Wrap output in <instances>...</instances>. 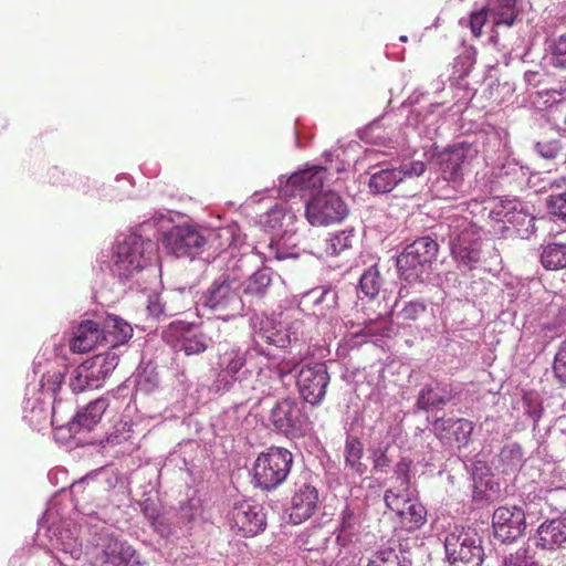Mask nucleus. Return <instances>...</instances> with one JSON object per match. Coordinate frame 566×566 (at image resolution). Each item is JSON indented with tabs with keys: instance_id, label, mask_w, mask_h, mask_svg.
I'll return each instance as SVG.
<instances>
[{
	"instance_id": "3",
	"label": "nucleus",
	"mask_w": 566,
	"mask_h": 566,
	"mask_svg": "<svg viewBox=\"0 0 566 566\" xmlns=\"http://www.w3.org/2000/svg\"><path fill=\"white\" fill-rule=\"evenodd\" d=\"M241 279L224 273L212 282L202 295V307L218 318L229 321L242 314L244 303L240 295Z\"/></svg>"
},
{
	"instance_id": "32",
	"label": "nucleus",
	"mask_w": 566,
	"mask_h": 566,
	"mask_svg": "<svg viewBox=\"0 0 566 566\" xmlns=\"http://www.w3.org/2000/svg\"><path fill=\"white\" fill-rule=\"evenodd\" d=\"M324 546L313 549L308 548L311 566H344L345 557H340L343 548L339 543L331 537H323Z\"/></svg>"
},
{
	"instance_id": "41",
	"label": "nucleus",
	"mask_w": 566,
	"mask_h": 566,
	"mask_svg": "<svg viewBox=\"0 0 566 566\" xmlns=\"http://www.w3.org/2000/svg\"><path fill=\"white\" fill-rule=\"evenodd\" d=\"M541 263L549 271L566 268V244L551 243L545 245L541 253Z\"/></svg>"
},
{
	"instance_id": "25",
	"label": "nucleus",
	"mask_w": 566,
	"mask_h": 566,
	"mask_svg": "<svg viewBox=\"0 0 566 566\" xmlns=\"http://www.w3.org/2000/svg\"><path fill=\"white\" fill-rule=\"evenodd\" d=\"M432 427L440 440L454 441L459 448L468 444L473 432V423L462 418H437Z\"/></svg>"
},
{
	"instance_id": "40",
	"label": "nucleus",
	"mask_w": 566,
	"mask_h": 566,
	"mask_svg": "<svg viewBox=\"0 0 566 566\" xmlns=\"http://www.w3.org/2000/svg\"><path fill=\"white\" fill-rule=\"evenodd\" d=\"M516 0H495L491 8H488L493 18L495 27H512L516 20Z\"/></svg>"
},
{
	"instance_id": "11",
	"label": "nucleus",
	"mask_w": 566,
	"mask_h": 566,
	"mask_svg": "<svg viewBox=\"0 0 566 566\" xmlns=\"http://www.w3.org/2000/svg\"><path fill=\"white\" fill-rule=\"evenodd\" d=\"M347 214V205L334 191L318 192L305 205V217L314 227H327L339 223Z\"/></svg>"
},
{
	"instance_id": "51",
	"label": "nucleus",
	"mask_w": 566,
	"mask_h": 566,
	"mask_svg": "<svg viewBox=\"0 0 566 566\" xmlns=\"http://www.w3.org/2000/svg\"><path fill=\"white\" fill-rule=\"evenodd\" d=\"M536 149L542 157L553 159L560 154L563 146L559 139L541 140L536 144Z\"/></svg>"
},
{
	"instance_id": "30",
	"label": "nucleus",
	"mask_w": 566,
	"mask_h": 566,
	"mask_svg": "<svg viewBox=\"0 0 566 566\" xmlns=\"http://www.w3.org/2000/svg\"><path fill=\"white\" fill-rule=\"evenodd\" d=\"M222 359L219 363L220 371L212 385L214 392H224L229 390L235 380H240V371L244 366L243 356H220Z\"/></svg>"
},
{
	"instance_id": "49",
	"label": "nucleus",
	"mask_w": 566,
	"mask_h": 566,
	"mask_svg": "<svg viewBox=\"0 0 566 566\" xmlns=\"http://www.w3.org/2000/svg\"><path fill=\"white\" fill-rule=\"evenodd\" d=\"M547 206L552 214L566 223V192L551 195Z\"/></svg>"
},
{
	"instance_id": "50",
	"label": "nucleus",
	"mask_w": 566,
	"mask_h": 566,
	"mask_svg": "<svg viewBox=\"0 0 566 566\" xmlns=\"http://www.w3.org/2000/svg\"><path fill=\"white\" fill-rule=\"evenodd\" d=\"M426 311V304L419 301H410L406 303L398 312V316L403 321H416Z\"/></svg>"
},
{
	"instance_id": "17",
	"label": "nucleus",
	"mask_w": 566,
	"mask_h": 566,
	"mask_svg": "<svg viewBox=\"0 0 566 566\" xmlns=\"http://www.w3.org/2000/svg\"><path fill=\"white\" fill-rule=\"evenodd\" d=\"M81 530L77 526L64 524L57 527H49L46 537L49 538L50 548L60 553L64 562L77 560L83 555V545L80 539Z\"/></svg>"
},
{
	"instance_id": "35",
	"label": "nucleus",
	"mask_w": 566,
	"mask_h": 566,
	"mask_svg": "<svg viewBox=\"0 0 566 566\" xmlns=\"http://www.w3.org/2000/svg\"><path fill=\"white\" fill-rule=\"evenodd\" d=\"M405 179L402 168H386L373 174L368 187L373 193L381 195L390 192Z\"/></svg>"
},
{
	"instance_id": "27",
	"label": "nucleus",
	"mask_w": 566,
	"mask_h": 566,
	"mask_svg": "<svg viewBox=\"0 0 566 566\" xmlns=\"http://www.w3.org/2000/svg\"><path fill=\"white\" fill-rule=\"evenodd\" d=\"M361 515L363 509L356 503L347 504L342 511L338 534L334 541L339 543L343 548H347L349 544L358 539Z\"/></svg>"
},
{
	"instance_id": "13",
	"label": "nucleus",
	"mask_w": 566,
	"mask_h": 566,
	"mask_svg": "<svg viewBox=\"0 0 566 566\" xmlns=\"http://www.w3.org/2000/svg\"><path fill=\"white\" fill-rule=\"evenodd\" d=\"M329 375L325 363H310L301 366L296 386L301 398L311 406H318L325 398Z\"/></svg>"
},
{
	"instance_id": "54",
	"label": "nucleus",
	"mask_w": 566,
	"mask_h": 566,
	"mask_svg": "<svg viewBox=\"0 0 566 566\" xmlns=\"http://www.w3.org/2000/svg\"><path fill=\"white\" fill-rule=\"evenodd\" d=\"M333 253L338 254L347 248L352 247L350 235L346 232H340L333 235L329 240Z\"/></svg>"
},
{
	"instance_id": "12",
	"label": "nucleus",
	"mask_w": 566,
	"mask_h": 566,
	"mask_svg": "<svg viewBox=\"0 0 566 566\" xmlns=\"http://www.w3.org/2000/svg\"><path fill=\"white\" fill-rule=\"evenodd\" d=\"M147 264L145 242L136 233L125 235L114 250L113 271L122 279L133 277Z\"/></svg>"
},
{
	"instance_id": "2",
	"label": "nucleus",
	"mask_w": 566,
	"mask_h": 566,
	"mask_svg": "<svg viewBox=\"0 0 566 566\" xmlns=\"http://www.w3.org/2000/svg\"><path fill=\"white\" fill-rule=\"evenodd\" d=\"M85 556L91 566H138L136 549L119 539L106 526L96 527L86 546Z\"/></svg>"
},
{
	"instance_id": "60",
	"label": "nucleus",
	"mask_w": 566,
	"mask_h": 566,
	"mask_svg": "<svg viewBox=\"0 0 566 566\" xmlns=\"http://www.w3.org/2000/svg\"><path fill=\"white\" fill-rule=\"evenodd\" d=\"M407 295V289L406 287H400L399 292H398V297L399 298H402Z\"/></svg>"
},
{
	"instance_id": "63",
	"label": "nucleus",
	"mask_w": 566,
	"mask_h": 566,
	"mask_svg": "<svg viewBox=\"0 0 566 566\" xmlns=\"http://www.w3.org/2000/svg\"><path fill=\"white\" fill-rule=\"evenodd\" d=\"M399 39L401 42H406L408 40V38L406 35H401Z\"/></svg>"
},
{
	"instance_id": "9",
	"label": "nucleus",
	"mask_w": 566,
	"mask_h": 566,
	"mask_svg": "<svg viewBox=\"0 0 566 566\" xmlns=\"http://www.w3.org/2000/svg\"><path fill=\"white\" fill-rule=\"evenodd\" d=\"M439 245L430 237H421L408 244L397 259V266L406 281L419 280L437 259Z\"/></svg>"
},
{
	"instance_id": "58",
	"label": "nucleus",
	"mask_w": 566,
	"mask_h": 566,
	"mask_svg": "<svg viewBox=\"0 0 566 566\" xmlns=\"http://www.w3.org/2000/svg\"><path fill=\"white\" fill-rule=\"evenodd\" d=\"M527 413H528V416H530L534 421H538V419H539V418H541V416H542V409H541V408H537V407H534V408L528 407V409H527Z\"/></svg>"
},
{
	"instance_id": "46",
	"label": "nucleus",
	"mask_w": 566,
	"mask_h": 566,
	"mask_svg": "<svg viewBox=\"0 0 566 566\" xmlns=\"http://www.w3.org/2000/svg\"><path fill=\"white\" fill-rule=\"evenodd\" d=\"M549 63L555 69L566 70V34L559 35L549 46Z\"/></svg>"
},
{
	"instance_id": "4",
	"label": "nucleus",
	"mask_w": 566,
	"mask_h": 566,
	"mask_svg": "<svg viewBox=\"0 0 566 566\" xmlns=\"http://www.w3.org/2000/svg\"><path fill=\"white\" fill-rule=\"evenodd\" d=\"M62 381V375L54 371L43 375L41 389H28L23 401V419L34 430H42L54 423L52 399Z\"/></svg>"
},
{
	"instance_id": "52",
	"label": "nucleus",
	"mask_w": 566,
	"mask_h": 566,
	"mask_svg": "<svg viewBox=\"0 0 566 566\" xmlns=\"http://www.w3.org/2000/svg\"><path fill=\"white\" fill-rule=\"evenodd\" d=\"M161 537H170L177 534V521L172 522L168 516L161 514L160 517L151 525Z\"/></svg>"
},
{
	"instance_id": "38",
	"label": "nucleus",
	"mask_w": 566,
	"mask_h": 566,
	"mask_svg": "<svg viewBox=\"0 0 566 566\" xmlns=\"http://www.w3.org/2000/svg\"><path fill=\"white\" fill-rule=\"evenodd\" d=\"M363 350L365 354H371L377 352L378 346L373 335L359 331L346 335L339 343L337 354H346L353 350Z\"/></svg>"
},
{
	"instance_id": "39",
	"label": "nucleus",
	"mask_w": 566,
	"mask_h": 566,
	"mask_svg": "<svg viewBox=\"0 0 566 566\" xmlns=\"http://www.w3.org/2000/svg\"><path fill=\"white\" fill-rule=\"evenodd\" d=\"M415 490L412 488L391 485L384 493V502L388 510L398 514L402 511L412 500H415Z\"/></svg>"
},
{
	"instance_id": "21",
	"label": "nucleus",
	"mask_w": 566,
	"mask_h": 566,
	"mask_svg": "<svg viewBox=\"0 0 566 566\" xmlns=\"http://www.w3.org/2000/svg\"><path fill=\"white\" fill-rule=\"evenodd\" d=\"M127 390V387H118L116 391L99 397L87 403L82 410L77 411L72 420L69 422L70 431L80 433L82 431H91L101 421L103 413L111 403V397L116 398L122 391Z\"/></svg>"
},
{
	"instance_id": "15",
	"label": "nucleus",
	"mask_w": 566,
	"mask_h": 566,
	"mask_svg": "<svg viewBox=\"0 0 566 566\" xmlns=\"http://www.w3.org/2000/svg\"><path fill=\"white\" fill-rule=\"evenodd\" d=\"M494 536L502 543L514 542L526 530V516L518 506H500L492 516Z\"/></svg>"
},
{
	"instance_id": "57",
	"label": "nucleus",
	"mask_w": 566,
	"mask_h": 566,
	"mask_svg": "<svg viewBox=\"0 0 566 566\" xmlns=\"http://www.w3.org/2000/svg\"><path fill=\"white\" fill-rule=\"evenodd\" d=\"M553 369L556 377L566 384V356H554Z\"/></svg>"
},
{
	"instance_id": "61",
	"label": "nucleus",
	"mask_w": 566,
	"mask_h": 566,
	"mask_svg": "<svg viewBox=\"0 0 566 566\" xmlns=\"http://www.w3.org/2000/svg\"><path fill=\"white\" fill-rule=\"evenodd\" d=\"M559 354H566V340L563 343V346L560 347Z\"/></svg>"
},
{
	"instance_id": "6",
	"label": "nucleus",
	"mask_w": 566,
	"mask_h": 566,
	"mask_svg": "<svg viewBox=\"0 0 566 566\" xmlns=\"http://www.w3.org/2000/svg\"><path fill=\"white\" fill-rule=\"evenodd\" d=\"M444 549L452 566H481L484 558L482 538L471 527L454 526L444 538Z\"/></svg>"
},
{
	"instance_id": "36",
	"label": "nucleus",
	"mask_w": 566,
	"mask_h": 566,
	"mask_svg": "<svg viewBox=\"0 0 566 566\" xmlns=\"http://www.w3.org/2000/svg\"><path fill=\"white\" fill-rule=\"evenodd\" d=\"M492 463L501 473H514L523 463L522 448L517 443L504 446Z\"/></svg>"
},
{
	"instance_id": "24",
	"label": "nucleus",
	"mask_w": 566,
	"mask_h": 566,
	"mask_svg": "<svg viewBox=\"0 0 566 566\" xmlns=\"http://www.w3.org/2000/svg\"><path fill=\"white\" fill-rule=\"evenodd\" d=\"M458 395L459 391L451 384L432 381L420 390L417 399V408L424 411L441 410Z\"/></svg>"
},
{
	"instance_id": "26",
	"label": "nucleus",
	"mask_w": 566,
	"mask_h": 566,
	"mask_svg": "<svg viewBox=\"0 0 566 566\" xmlns=\"http://www.w3.org/2000/svg\"><path fill=\"white\" fill-rule=\"evenodd\" d=\"M318 504L317 490L308 484H301L291 500L290 520L294 524H301L310 518Z\"/></svg>"
},
{
	"instance_id": "37",
	"label": "nucleus",
	"mask_w": 566,
	"mask_h": 566,
	"mask_svg": "<svg viewBox=\"0 0 566 566\" xmlns=\"http://www.w3.org/2000/svg\"><path fill=\"white\" fill-rule=\"evenodd\" d=\"M345 468L350 472L363 475L367 467L361 462L364 446L359 438L348 434L344 447Z\"/></svg>"
},
{
	"instance_id": "44",
	"label": "nucleus",
	"mask_w": 566,
	"mask_h": 566,
	"mask_svg": "<svg viewBox=\"0 0 566 566\" xmlns=\"http://www.w3.org/2000/svg\"><path fill=\"white\" fill-rule=\"evenodd\" d=\"M382 283L384 280L377 265H373L363 273L359 281V287L366 296L375 297L378 295Z\"/></svg>"
},
{
	"instance_id": "48",
	"label": "nucleus",
	"mask_w": 566,
	"mask_h": 566,
	"mask_svg": "<svg viewBox=\"0 0 566 566\" xmlns=\"http://www.w3.org/2000/svg\"><path fill=\"white\" fill-rule=\"evenodd\" d=\"M389 444L379 446L378 448L371 451L373 459V469L376 472H387L390 464L391 459L388 455Z\"/></svg>"
},
{
	"instance_id": "55",
	"label": "nucleus",
	"mask_w": 566,
	"mask_h": 566,
	"mask_svg": "<svg viewBox=\"0 0 566 566\" xmlns=\"http://www.w3.org/2000/svg\"><path fill=\"white\" fill-rule=\"evenodd\" d=\"M142 512L144 516L153 525L159 517L160 512L156 504L151 502L150 500H146L143 503H140Z\"/></svg>"
},
{
	"instance_id": "8",
	"label": "nucleus",
	"mask_w": 566,
	"mask_h": 566,
	"mask_svg": "<svg viewBox=\"0 0 566 566\" xmlns=\"http://www.w3.org/2000/svg\"><path fill=\"white\" fill-rule=\"evenodd\" d=\"M450 229V249L453 258L464 266L471 268L481 258V229L465 217L453 218Z\"/></svg>"
},
{
	"instance_id": "28",
	"label": "nucleus",
	"mask_w": 566,
	"mask_h": 566,
	"mask_svg": "<svg viewBox=\"0 0 566 566\" xmlns=\"http://www.w3.org/2000/svg\"><path fill=\"white\" fill-rule=\"evenodd\" d=\"M104 352L125 345L133 336V327L122 317L108 314L102 325Z\"/></svg>"
},
{
	"instance_id": "5",
	"label": "nucleus",
	"mask_w": 566,
	"mask_h": 566,
	"mask_svg": "<svg viewBox=\"0 0 566 566\" xmlns=\"http://www.w3.org/2000/svg\"><path fill=\"white\" fill-rule=\"evenodd\" d=\"M269 421L274 431L290 439L303 438L313 428L304 405L291 397L281 398L273 405Z\"/></svg>"
},
{
	"instance_id": "22",
	"label": "nucleus",
	"mask_w": 566,
	"mask_h": 566,
	"mask_svg": "<svg viewBox=\"0 0 566 566\" xmlns=\"http://www.w3.org/2000/svg\"><path fill=\"white\" fill-rule=\"evenodd\" d=\"M307 296L312 298L315 314L319 317L318 327L321 331H324L327 324L334 327L340 325L338 294L334 289L325 287L321 291L314 289L307 293Z\"/></svg>"
},
{
	"instance_id": "47",
	"label": "nucleus",
	"mask_w": 566,
	"mask_h": 566,
	"mask_svg": "<svg viewBox=\"0 0 566 566\" xmlns=\"http://www.w3.org/2000/svg\"><path fill=\"white\" fill-rule=\"evenodd\" d=\"M413 462L409 458H402L394 469L392 485H399L406 489V486L412 488L411 485V471Z\"/></svg>"
},
{
	"instance_id": "14",
	"label": "nucleus",
	"mask_w": 566,
	"mask_h": 566,
	"mask_svg": "<svg viewBox=\"0 0 566 566\" xmlns=\"http://www.w3.org/2000/svg\"><path fill=\"white\" fill-rule=\"evenodd\" d=\"M232 530L244 537L255 536L266 527L264 507L252 500H241L233 503L229 512Z\"/></svg>"
},
{
	"instance_id": "33",
	"label": "nucleus",
	"mask_w": 566,
	"mask_h": 566,
	"mask_svg": "<svg viewBox=\"0 0 566 566\" xmlns=\"http://www.w3.org/2000/svg\"><path fill=\"white\" fill-rule=\"evenodd\" d=\"M325 176L326 169L315 166L293 174L286 186L291 187L292 191L317 190L323 187Z\"/></svg>"
},
{
	"instance_id": "1",
	"label": "nucleus",
	"mask_w": 566,
	"mask_h": 566,
	"mask_svg": "<svg viewBox=\"0 0 566 566\" xmlns=\"http://www.w3.org/2000/svg\"><path fill=\"white\" fill-rule=\"evenodd\" d=\"M119 480L118 472L112 468H101L88 472L71 485L75 506L90 518L95 515L101 518L94 507L98 510L106 507L107 499L103 494L115 489Z\"/></svg>"
},
{
	"instance_id": "18",
	"label": "nucleus",
	"mask_w": 566,
	"mask_h": 566,
	"mask_svg": "<svg viewBox=\"0 0 566 566\" xmlns=\"http://www.w3.org/2000/svg\"><path fill=\"white\" fill-rule=\"evenodd\" d=\"M163 244L167 251L181 258L200 249L205 244V238L191 227L178 226L165 233Z\"/></svg>"
},
{
	"instance_id": "29",
	"label": "nucleus",
	"mask_w": 566,
	"mask_h": 566,
	"mask_svg": "<svg viewBox=\"0 0 566 566\" xmlns=\"http://www.w3.org/2000/svg\"><path fill=\"white\" fill-rule=\"evenodd\" d=\"M412 556L407 545L391 543L380 547L370 558L367 566H412Z\"/></svg>"
},
{
	"instance_id": "64",
	"label": "nucleus",
	"mask_w": 566,
	"mask_h": 566,
	"mask_svg": "<svg viewBox=\"0 0 566 566\" xmlns=\"http://www.w3.org/2000/svg\"><path fill=\"white\" fill-rule=\"evenodd\" d=\"M395 306H396V307H398V306H399V300H397V301L395 302Z\"/></svg>"
},
{
	"instance_id": "43",
	"label": "nucleus",
	"mask_w": 566,
	"mask_h": 566,
	"mask_svg": "<svg viewBox=\"0 0 566 566\" xmlns=\"http://www.w3.org/2000/svg\"><path fill=\"white\" fill-rule=\"evenodd\" d=\"M157 367L151 359L145 361L144 358L137 368L136 386L137 389L144 392H150L158 386Z\"/></svg>"
},
{
	"instance_id": "56",
	"label": "nucleus",
	"mask_w": 566,
	"mask_h": 566,
	"mask_svg": "<svg viewBox=\"0 0 566 566\" xmlns=\"http://www.w3.org/2000/svg\"><path fill=\"white\" fill-rule=\"evenodd\" d=\"M406 177H420L426 171V164L421 160L412 161L409 166L401 167Z\"/></svg>"
},
{
	"instance_id": "31",
	"label": "nucleus",
	"mask_w": 566,
	"mask_h": 566,
	"mask_svg": "<svg viewBox=\"0 0 566 566\" xmlns=\"http://www.w3.org/2000/svg\"><path fill=\"white\" fill-rule=\"evenodd\" d=\"M566 542V520L555 518L544 522L538 528L535 544L543 549H554Z\"/></svg>"
},
{
	"instance_id": "7",
	"label": "nucleus",
	"mask_w": 566,
	"mask_h": 566,
	"mask_svg": "<svg viewBox=\"0 0 566 566\" xmlns=\"http://www.w3.org/2000/svg\"><path fill=\"white\" fill-rule=\"evenodd\" d=\"M293 463L292 453L285 448L272 447L259 454L253 464V481L255 486L271 491L282 484Z\"/></svg>"
},
{
	"instance_id": "62",
	"label": "nucleus",
	"mask_w": 566,
	"mask_h": 566,
	"mask_svg": "<svg viewBox=\"0 0 566 566\" xmlns=\"http://www.w3.org/2000/svg\"><path fill=\"white\" fill-rule=\"evenodd\" d=\"M148 310H149L151 313L156 314V315H158L159 313H161V310L155 311V310H153V308H151V306H148Z\"/></svg>"
},
{
	"instance_id": "16",
	"label": "nucleus",
	"mask_w": 566,
	"mask_h": 566,
	"mask_svg": "<svg viewBox=\"0 0 566 566\" xmlns=\"http://www.w3.org/2000/svg\"><path fill=\"white\" fill-rule=\"evenodd\" d=\"M163 338L176 354H201L207 349L206 336L182 323L170 324L163 333Z\"/></svg>"
},
{
	"instance_id": "23",
	"label": "nucleus",
	"mask_w": 566,
	"mask_h": 566,
	"mask_svg": "<svg viewBox=\"0 0 566 566\" xmlns=\"http://www.w3.org/2000/svg\"><path fill=\"white\" fill-rule=\"evenodd\" d=\"M253 327V340L259 346L273 345L276 348H285L290 344V337L287 334L277 328L274 322L268 316L255 314L251 318ZM260 354H268L261 348Z\"/></svg>"
},
{
	"instance_id": "20",
	"label": "nucleus",
	"mask_w": 566,
	"mask_h": 566,
	"mask_svg": "<svg viewBox=\"0 0 566 566\" xmlns=\"http://www.w3.org/2000/svg\"><path fill=\"white\" fill-rule=\"evenodd\" d=\"M103 331L93 319L81 321L73 331L69 345L73 354H87L93 350H104Z\"/></svg>"
},
{
	"instance_id": "53",
	"label": "nucleus",
	"mask_w": 566,
	"mask_h": 566,
	"mask_svg": "<svg viewBox=\"0 0 566 566\" xmlns=\"http://www.w3.org/2000/svg\"><path fill=\"white\" fill-rule=\"evenodd\" d=\"M489 13L490 11L488 8H482L481 10L471 13L469 25L474 36L479 38L482 35V29L488 21Z\"/></svg>"
},
{
	"instance_id": "42",
	"label": "nucleus",
	"mask_w": 566,
	"mask_h": 566,
	"mask_svg": "<svg viewBox=\"0 0 566 566\" xmlns=\"http://www.w3.org/2000/svg\"><path fill=\"white\" fill-rule=\"evenodd\" d=\"M272 282L270 269H261L254 272L247 281L243 293L248 296L263 297Z\"/></svg>"
},
{
	"instance_id": "19",
	"label": "nucleus",
	"mask_w": 566,
	"mask_h": 566,
	"mask_svg": "<svg viewBox=\"0 0 566 566\" xmlns=\"http://www.w3.org/2000/svg\"><path fill=\"white\" fill-rule=\"evenodd\" d=\"M471 148L464 144H458L437 155V164L442 178L447 181L458 182L462 180L463 171L470 164Z\"/></svg>"
},
{
	"instance_id": "34",
	"label": "nucleus",
	"mask_w": 566,
	"mask_h": 566,
	"mask_svg": "<svg viewBox=\"0 0 566 566\" xmlns=\"http://www.w3.org/2000/svg\"><path fill=\"white\" fill-rule=\"evenodd\" d=\"M397 515L400 527L407 532L420 530L427 523V509L416 497Z\"/></svg>"
},
{
	"instance_id": "45",
	"label": "nucleus",
	"mask_w": 566,
	"mask_h": 566,
	"mask_svg": "<svg viewBox=\"0 0 566 566\" xmlns=\"http://www.w3.org/2000/svg\"><path fill=\"white\" fill-rule=\"evenodd\" d=\"M201 504L199 499H189L181 503L176 514V521L179 528L188 527L201 515Z\"/></svg>"
},
{
	"instance_id": "10",
	"label": "nucleus",
	"mask_w": 566,
	"mask_h": 566,
	"mask_svg": "<svg viewBox=\"0 0 566 566\" xmlns=\"http://www.w3.org/2000/svg\"><path fill=\"white\" fill-rule=\"evenodd\" d=\"M118 365V356H88L74 370L70 387L73 392L99 388Z\"/></svg>"
},
{
	"instance_id": "59",
	"label": "nucleus",
	"mask_w": 566,
	"mask_h": 566,
	"mask_svg": "<svg viewBox=\"0 0 566 566\" xmlns=\"http://www.w3.org/2000/svg\"><path fill=\"white\" fill-rule=\"evenodd\" d=\"M108 443L111 444H118L120 443V439L117 434H111L107 439Z\"/></svg>"
}]
</instances>
